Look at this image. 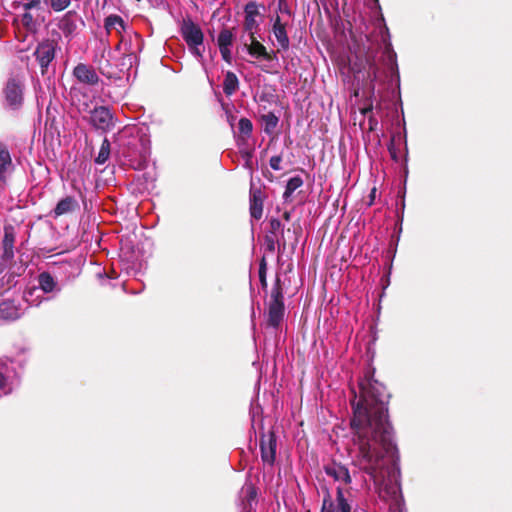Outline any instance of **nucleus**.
<instances>
[{
    "label": "nucleus",
    "instance_id": "nucleus-8",
    "mask_svg": "<svg viewBox=\"0 0 512 512\" xmlns=\"http://www.w3.org/2000/svg\"><path fill=\"white\" fill-rule=\"evenodd\" d=\"M336 502L337 504L335 505L329 490L326 489L320 512H351L352 507L345 498L344 491L341 487H337L336 489Z\"/></svg>",
    "mask_w": 512,
    "mask_h": 512
},
{
    "label": "nucleus",
    "instance_id": "nucleus-46",
    "mask_svg": "<svg viewBox=\"0 0 512 512\" xmlns=\"http://www.w3.org/2000/svg\"><path fill=\"white\" fill-rule=\"evenodd\" d=\"M283 218H284L286 221H290V219H291V212H289V211H285V212L283 213Z\"/></svg>",
    "mask_w": 512,
    "mask_h": 512
},
{
    "label": "nucleus",
    "instance_id": "nucleus-1",
    "mask_svg": "<svg viewBox=\"0 0 512 512\" xmlns=\"http://www.w3.org/2000/svg\"><path fill=\"white\" fill-rule=\"evenodd\" d=\"M360 395L351 400L353 443L357 446L354 465L369 475L375 483L388 481L394 495L400 490L397 476L400 471L398 449L393 442V427L389 421L388 404L391 397L386 386L375 379V369L366 371L359 381Z\"/></svg>",
    "mask_w": 512,
    "mask_h": 512
},
{
    "label": "nucleus",
    "instance_id": "nucleus-9",
    "mask_svg": "<svg viewBox=\"0 0 512 512\" xmlns=\"http://www.w3.org/2000/svg\"><path fill=\"white\" fill-rule=\"evenodd\" d=\"M57 45L54 40H45L40 42L34 51V56L41 67L42 74L47 71L49 64L55 58Z\"/></svg>",
    "mask_w": 512,
    "mask_h": 512
},
{
    "label": "nucleus",
    "instance_id": "nucleus-33",
    "mask_svg": "<svg viewBox=\"0 0 512 512\" xmlns=\"http://www.w3.org/2000/svg\"><path fill=\"white\" fill-rule=\"evenodd\" d=\"M259 280L263 289L267 288V262L265 256H263L259 263Z\"/></svg>",
    "mask_w": 512,
    "mask_h": 512
},
{
    "label": "nucleus",
    "instance_id": "nucleus-15",
    "mask_svg": "<svg viewBox=\"0 0 512 512\" xmlns=\"http://www.w3.org/2000/svg\"><path fill=\"white\" fill-rule=\"evenodd\" d=\"M324 471L335 481H341L345 484H350L352 482L348 468L341 463L332 462L331 464L324 466Z\"/></svg>",
    "mask_w": 512,
    "mask_h": 512
},
{
    "label": "nucleus",
    "instance_id": "nucleus-38",
    "mask_svg": "<svg viewBox=\"0 0 512 512\" xmlns=\"http://www.w3.org/2000/svg\"><path fill=\"white\" fill-rule=\"evenodd\" d=\"M276 36V39H277V42H278V45H279V49H288L289 47V38H288V34H275Z\"/></svg>",
    "mask_w": 512,
    "mask_h": 512
},
{
    "label": "nucleus",
    "instance_id": "nucleus-44",
    "mask_svg": "<svg viewBox=\"0 0 512 512\" xmlns=\"http://www.w3.org/2000/svg\"><path fill=\"white\" fill-rule=\"evenodd\" d=\"M389 152L391 154V157L394 159V160H397V154H396V151L394 149V146H393V143H391L390 147H389Z\"/></svg>",
    "mask_w": 512,
    "mask_h": 512
},
{
    "label": "nucleus",
    "instance_id": "nucleus-20",
    "mask_svg": "<svg viewBox=\"0 0 512 512\" xmlns=\"http://www.w3.org/2000/svg\"><path fill=\"white\" fill-rule=\"evenodd\" d=\"M279 11L281 15L276 14L275 17L271 18L273 22L272 32H286L287 20L290 18V11L288 10L287 4L282 0L279 1Z\"/></svg>",
    "mask_w": 512,
    "mask_h": 512
},
{
    "label": "nucleus",
    "instance_id": "nucleus-21",
    "mask_svg": "<svg viewBox=\"0 0 512 512\" xmlns=\"http://www.w3.org/2000/svg\"><path fill=\"white\" fill-rule=\"evenodd\" d=\"M39 288L45 293L60 292L61 289L58 286V282L52 276L50 272H41L37 277Z\"/></svg>",
    "mask_w": 512,
    "mask_h": 512
},
{
    "label": "nucleus",
    "instance_id": "nucleus-34",
    "mask_svg": "<svg viewBox=\"0 0 512 512\" xmlns=\"http://www.w3.org/2000/svg\"><path fill=\"white\" fill-rule=\"evenodd\" d=\"M21 23L22 25L28 29L31 30L34 26V17L33 15L27 10L25 11L21 16Z\"/></svg>",
    "mask_w": 512,
    "mask_h": 512
},
{
    "label": "nucleus",
    "instance_id": "nucleus-7",
    "mask_svg": "<svg viewBox=\"0 0 512 512\" xmlns=\"http://www.w3.org/2000/svg\"><path fill=\"white\" fill-rule=\"evenodd\" d=\"M14 244H15V232L13 226H5L4 227V237L2 240V248L3 252L0 257V274L5 271V269L13 262L14 260Z\"/></svg>",
    "mask_w": 512,
    "mask_h": 512
},
{
    "label": "nucleus",
    "instance_id": "nucleus-39",
    "mask_svg": "<svg viewBox=\"0 0 512 512\" xmlns=\"http://www.w3.org/2000/svg\"><path fill=\"white\" fill-rule=\"evenodd\" d=\"M221 56L225 62L228 64H231L232 62V55L231 51L229 49V46H219Z\"/></svg>",
    "mask_w": 512,
    "mask_h": 512
},
{
    "label": "nucleus",
    "instance_id": "nucleus-31",
    "mask_svg": "<svg viewBox=\"0 0 512 512\" xmlns=\"http://www.w3.org/2000/svg\"><path fill=\"white\" fill-rule=\"evenodd\" d=\"M382 44L384 45L383 54L386 57L387 63L391 66L396 65L397 55H396L395 51L393 50L392 45L389 42V39L384 37L382 39Z\"/></svg>",
    "mask_w": 512,
    "mask_h": 512
},
{
    "label": "nucleus",
    "instance_id": "nucleus-4",
    "mask_svg": "<svg viewBox=\"0 0 512 512\" xmlns=\"http://www.w3.org/2000/svg\"><path fill=\"white\" fill-rule=\"evenodd\" d=\"M302 228L299 223H293L292 228H288L286 230V235L284 231H282L281 238L272 235L265 236V245L266 249L273 253L276 248V243L278 245L279 251H285L287 245H289L292 249H295L299 242V237L301 235Z\"/></svg>",
    "mask_w": 512,
    "mask_h": 512
},
{
    "label": "nucleus",
    "instance_id": "nucleus-16",
    "mask_svg": "<svg viewBox=\"0 0 512 512\" xmlns=\"http://www.w3.org/2000/svg\"><path fill=\"white\" fill-rule=\"evenodd\" d=\"M83 25L84 22L81 16L75 10L66 12L59 21V29L62 30V32H74Z\"/></svg>",
    "mask_w": 512,
    "mask_h": 512
},
{
    "label": "nucleus",
    "instance_id": "nucleus-29",
    "mask_svg": "<svg viewBox=\"0 0 512 512\" xmlns=\"http://www.w3.org/2000/svg\"><path fill=\"white\" fill-rule=\"evenodd\" d=\"M303 183L304 181L300 176H294L290 178L283 193L284 200L287 201L292 196L293 192L300 188Z\"/></svg>",
    "mask_w": 512,
    "mask_h": 512
},
{
    "label": "nucleus",
    "instance_id": "nucleus-18",
    "mask_svg": "<svg viewBox=\"0 0 512 512\" xmlns=\"http://www.w3.org/2000/svg\"><path fill=\"white\" fill-rule=\"evenodd\" d=\"M264 194L259 188L250 189V215L259 220L263 215Z\"/></svg>",
    "mask_w": 512,
    "mask_h": 512
},
{
    "label": "nucleus",
    "instance_id": "nucleus-35",
    "mask_svg": "<svg viewBox=\"0 0 512 512\" xmlns=\"http://www.w3.org/2000/svg\"><path fill=\"white\" fill-rule=\"evenodd\" d=\"M280 230L283 231L280 220L276 218L270 219L268 235L277 236V232Z\"/></svg>",
    "mask_w": 512,
    "mask_h": 512
},
{
    "label": "nucleus",
    "instance_id": "nucleus-30",
    "mask_svg": "<svg viewBox=\"0 0 512 512\" xmlns=\"http://www.w3.org/2000/svg\"><path fill=\"white\" fill-rule=\"evenodd\" d=\"M111 153V144L110 141L107 138H104L100 150L98 152L97 157L95 158V163L102 165L106 163V161L109 159Z\"/></svg>",
    "mask_w": 512,
    "mask_h": 512
},
{
    "label": "nucleus",
    "instance_id": "nucleus-49",
    "mask_svg": "<svg viewBox=\"0 0 512 512\" xmlns=\"http://www.w3.org/2000/svg\"><path fill=\"white\" fill-rule=\"evenodd\" d=\"M401 512V511H400Z\"/></svg>",
    "mask_w": 512,
    "mask_h": 512
},
{
    "label": "nucleus",
    "instance_id": "nucleus-10",
    "mask_svg": "<svg viewBox=\"0 0 512 512\" xmlns=\"http://www.w3.org/2000/svg\"><path fill=\"white\" fill-rule=\"evenodd\" d=\"M4 96L9 108L18 110L23 104V86L15 78H10L4 88Z\"/></svg>",
    "mask_w": 512,
    "mask_h": 512
},
{
    "label": "nucleus",
    "instance_id": "nucleus-36",
    "mask_svg": "<svg viewBox=\"0 0 512 512\" xmlns=\"http://www.w3.org/2000/svg\"><path fill=\"white\" fill-rule=\"evenodd\" d=\"M19 275L20 274H16L14 272L6 274L5 276H3L1 278V285L2 286H7L8 288H11V287L15 286V284H16L15 278L17 276H19Z\"/></svg>",
    "mask_w": 512,
    "mask_h": 512
},
{
    "label": "nucleus",
    "instance_id": "nucleus-28",
    "mask_svg": "<svg viewBox=\"0 0 512 512\" xmlns=\"http://www.w3.org/2000/svg\"><path fill=\"white\" fill-rule=\"evenodd\" d=\"M261 120L264 124V132L267 135H271L272 133H274L278 125L279 118L273 112H268L267 114L261 116Z\"/></svg>",
    "mask_w": 512,
    "mask_h": 512
},
{
    "label": "nucleus",
    "instance_id": "nucleus-47",
    "mask_svg": "<svg viewBox=\"0 0 512 512\" xmlns=\"http://www.w3.org/2000/svg\"><path fill=\"white\" fill-rule=\"evenodd\" d=\"M17 35V38L20 40V41H24L27 34H24V33H21V34H16Z\"/></svg>",
    "mask_w": 512,
    "mask_h": 512
},
{
    "label": "nucleus",
    "instance_id": "nucleus-5",
    "mask_svg": "<svg viewBox=\"0 0 512 512\" xmlns=\"http://www.w3.org/2000/svg\"><path fill=\"white\" fill-rule=\"evenodd\" d=\"M267 8L263 3L257 1H249L243 7L244 12V28L248 31L257 30L261 23L264 22Z\"/></svg>",
    "mask_w": 512,
    "mask_h": 512
},
{
    "label": "nucleus",
    "instance_id": "nucleus-26",
    "mask_svg": "<svg viewBox=\"0 0 512 512\" xmlns=\"http://www.w3.org/2000/svg\"><path fill=\"white\" fill-rule=\"evenodd\" d=\"M104 28L106 32H111L112 30H115L116 32H121V30H126V25L121 16L111 14L105 18Z\"/></svg>",
    "mask_w": 512,
    "mask_h": 512
},
{
    "label": "nucleus",
    "instance_id": "nucleus-27",
    "mask_svg": "<svg viewBox=\"0 0 512 512\" xmlns=\"http://www.w3.org/2000/svg\"><path fill=\"white\" fill-rule=\"evenodd\" d=\"M239 88V80L236 74L232 71H228L225 74L223 81V92L227 96L233 95Z\"/></svg>",
    "mask_w": 512,
    "mask_h": 512
},
{
    "label": "nucleus",
    "instance_id": "nucleus-37",
    "mask_svg": "<svg viewBox=\"0 0 512 512\" xmlns=\"http://www.w3.org/2000/svg\"><path fill=\"white\" fill-rule=\"evenodd\" d=\"M234 34H219L217 43L218 46H231L233 43Z\"/></svg>",
    "mask_w": 512,
    "mask_h": 512
},
{
    "label": "nucleus",
    "instance_id": "nucleus-2",
    "mask_svg": "<svg viewBox=\"0 0 512 512\" xmlns=\"http://www.w3.org/2000/svg\"><path fill=\"white\" fill-rule=\"evenodd\" d=\"M377 34H350L351 42L349 43V50L354 53L356 58L360 61L365 60L371 63L381 43L375 37Z\"/></svg>",
    "mask_w": 512,
    "mask_h": 512
},
{
    "label": "nucleus",
    "instance_id": "nucleus-3",
    "mask_svg": "<svg viewBox=\"0 0 512 512\" xmlns=\"http://www.w3.org/2000/svg\"><path fill=\"white\" fill-rule=\"evenodd\" d=\"M284 313L283 287L280 277L277 276L271 289L270 301L268 303L267 325L277 329L283 321Z\"/></svg>",
    "mask_w": 512,
    "mask_h": 512
},
{
    "label": "nucleus",
    "instance_id": "nucleus-12",
    "mask_svg": "<svg viewBox=\"0 0 512 512\" xmlns=\"http://www.w3.org/2000/svg\"><path fill=\"white\" fill-rule=\"evenodd\" d=\"M73 75L80 83L86 85L94 86L99 82L95 69L84 63H79L74 67Z\"/></svg>",
    "mask_w": 512,
    "mask_h": 512
},
{
    "label": "nucleus",
    "instance_id": "nucleus-22",
    "mask_svg": "<svg viewBox=\"0 0 512 512\" xmlns=\"http://www.w3.org/2000/svg\"><path fill=\"white\" fill-rule=\"evenodd\" d=\"M99 72L110 80H121L122 72L110 63L108 59H100L98 62Z\"/></svg>",
    "mask_w": 512,
    "mask_h": 512
},
{
    "label": "nucleus",
    "instance_id": "nucleus-23",
    "mask_svg": "<svg viewBox=\"0 0 512 512\" xmlns=\"http://www.w3.org/2000/svg\"><path fill=\"white\" fill-rule=\"evenodd\" d=\"M185 42L189 46L191 52L201 57L204 52L203 41L204 34H182Z\"/></svg>",
    "mask_w": 512,
    "mask_h": 512
},
{
    "label": "nucleus",
    "instance_id": "nucleus-19",
    "mask_svg": "<svg viewBox=\"0 0 512 512\" xmlns=\"http://www.w3.org/2000/svg\"><path fill=\"white\" fill-rule=\"evenodd\" d=\"M79 209V203L74 196H66L58 201L53 209V217L58 218L62 215L72 213Z\"/></svg>",
    "mask_w": 512,
    "mask_h": 512
},
{
    "label": "nucleus",
    "instance_id": "nucleus-48",
    "mask_svg": "<svg viewBox=\"0 0 512 512\" xmlns=\"http://www.w3.org/2000/svg\"><path fill=\"white\" fill-rule=\"evenodd\" d=\"M371 111H372V106H369V107H367V108H364V109L362 110V113H363L364 115H366L367 113H369V112H371Z\"/></svg>",
    "mask_w": 512,
    "mask_h": 512
},
{
    "label": "nucleus",
    "instance_id": "nucleus-11",
    "mask_svg": "<svg viewBox=\"0 0 512 512\" xmlns=\"http://www.w3.org/2000/svg\"><path fill=\"white\" fill-rule=\"evenodd\" d=\"M90 122L96 129L107 131L113 127V115L105 106L95 107L91 111Z\"/></svg>",
    "mask_w": 512,
    "mask_h": 512
},
{
    "label": "nucleus",
    "instance_id": "nucleus-41",
    "mask_svg": "<svg viewBox=\"0 0 512 512\" xmlns=\"http://www.w3.org/2000/svg\"><path fill=\"white\" fill-rule=\"evenodd\" d=\"M41 0H31L27 3H24L23 4V7H24V10L25 11H29L31 9H37V10H40L42 7H41Z\"/></svg>",
    "mask_w": 512,
    "mask_h": 512
},
{
    "label": "nucleus",
    "instance_id": "nucleus-13",
    "mask_svg": "<svg viewBox=\"0 0 512 512\" xmlns=\"http://www.w3.org/2000/svg\"><path fill=\"white\" fill-rule=\"evenodd\" d=\"M251 35V42L247 46L248 53L257 58V59H263L265 61H274L277 60V54L275 51H267L266 47L258 41L254 34Z\"/></svg>",
    "mask_w": 512,
    "mask_h": 512
},
{
    "label": "nucleus",
    "instance_id": "nucleus-17",
    "mask_svg": "<svg viewBox=\"0 0 512 512\" xmlns=\"http://www.w3.org/2000/svg\"><path fill=\"white\" fill-rule=\"evenodd\" d=\"M140 34H120V40L117 44L118 49H123L124 53L130 55L140 50Z\"/></svg>",
    "mask_w": 512,
    "mask_h": 512
},
{
    "label": "nucleus",
    "instance_id": "nucleus-6",
    "mask_svg": "<svg viewBox=\"0 0 512 512\" xmlns=\"http://www.w3.org/2000/svg\"><path fill=\"white\" fill-rule=\"evenodd\" d=\"M277 450V437L274 431L270 430L267 433L260 435V452L261 460L264 464L273 466L276 460Z\"/></svg>",
    "mask_w": 512,
    "mask_h": 512
},
{
    "label": "nucleus",
    "instance_id": "nucleus-43",
    "mask_svg": "<svg viewBox=\"0 0 512 512\" xmlns=\"http://www.w3.org/2000/svg\"><path fill=\"white\" fill-rule=\"evenodd\" d=\"M182 32H190V33H193V32H201L199 28H197L193 23L191 24V26L189 28H187L186 30H182Z\"/></svg>",
    "mask_w": 512,
    "mask_h": 512
},
{
    "label": "nucleus",
    "instance_id": "nucleus-42",
    "mask_svg": "<svg viewBox=\"0 0 512 512\" xmlns=\"http://www.w3.org/2000/svg\"><path fill=\"white\" fill-rule=\"evenodd\" d=\"M6 382H7L6 376L2 372H0V390L5 387Z\"/></svg>",
    "mask_w": 512,
    "mask_h": 512
},
{
    "label": "nucleus",
    "instance_id": "nucleus-32",
    "mask_svg": "<svg viewBox=\"0 0 512 512\" xmlns=\"http://www.w3.org/2000/svg\"><path fill=\"white\" fill-rule=\"evenodd\" d=\"M45 3L49 5L52 11L58 13L67 9L71 4V0H45Z\"/></svg>",
    "mask_w": 512,
    "mask_h": 512
},
{
    "label": "nucleus",
    "instance_id": "nucleus-14",
    "mask_svg": "<svg viewBox=\"0 0 512 512\" xmlns=\"http://www.w3.org/2000/svg\"><path fill=\"white\" fill-rule=\"evenodd\" d=\"M11 154L3 142H0V185L7 183L8 174L13 171Z\"/></svg>",
    "mask_w": 512,
    "mask_h": 512
},
{
    "label": "nucleus",
    "instance_id": "nucleus-24",
    "mask_svg": "<svg viewBox=\"0 0 512 512\" xmlns=\"http://www.w3.org/2000/svg\"><path fill=\"white\" fill-rule=\"evenodd\" d=\"M238 131L239 135L237 138L238 145H245L248 141V139L252 135L253 131V124L250 119L248 118H241L238 122Z\"/></svg>",
    "mask_w": 512,
    "mask_h": 512
},
{
    "label": "nucleus",
    "instance_id": "nucleus-25",
    "mask_svg": "<svg viewBox=\"0 0 512 512\" xmlns=\"http://www.w3.org/2000/svg\"><path fill=\"white\" fill-rule=\"evenodd\" d=\"M0 317L6 320H15L19 317V311L15 303L5 300L0 303Z\"/></svg>",
    "mask_w": 512,
    "mask_h": 512
},
{
    "label": "nucleus",
    "instance_id": "nucleus-40",
    "mask_svg": "<svg viewBox=\"0 0 512 512\" xmlns=\"http://www.w3.org/2000/svg\"><path fill=\"white\" fill-rule=\"evenodd\" d=\"M281 161H282V156L281 155H275V156H272L269 160V165L270 167L273 169V170H280L281 169Z\"/></svg>",
    "mask_w": 512,
    "mask_h": 512
},
{
    "label": "nucleus",
    "instance_id": "nucleus-45",
    "mask_svg": "<svg viewBox=\"0 0 512 512\" xmlns=\"http://www.w3.org/2000/svg\"><path fill=\"white\" fill-rule=\"evenodd\" d=\"M375 195H376V188H373L371 190V192H370V195H369V198H370L369 205L373 204L374 199H375Z\"/></svg>",
    "mask_w": 512,
    "mask_h": 512
}]
</instances>
